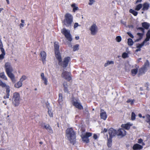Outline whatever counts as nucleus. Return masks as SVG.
<instances>
[{
  "mask_svg": "<svg viewBox=\"0 0 150 150\" xmlns=\"http://www.w3.org/2000/svg\"><path fill=\"white\" fill-rule=\"evenodd\" d=\"M55 54L56 57L58 61V64L64 68H66L70 60V57H65L62 62L60 52H55Z\"/></svg>",
  "mask_w": 150,
  "mask_h": 150,
  "instance_id": "nucleus-1",
  "label": "nucleus"
},
{
  "mask_svg": "<svg viewBox=\"0 0 150 150\" xmlns=\"http://www.w3.org/2000/svg\"><path fill=\"white\" fill-rule=\"evenodd\" d=\"M66 137L70 143L74 145L76 142V133L72 128H69L67 129Z\"/></svg>",
  "mask_w": 150,
  "mask_h": 150,
  "instance_id": "nucleus-2",
  "label": "nucleus"
},
{
  "mask_svg": "<svg viewBox=\"0 0 150 150\" xmlns=\"http://www.w3.org/2000/svg\"><path fill=\"white\" fill-rule=\"evenodd\" d=\"M6 72L8 77L10 78L13 83H15L16 80L14 75L12 73L13 69L11 63L6 62L5 65Z\"/></svg>",
  "mask_w": 150,
  "mask_h": 150,
  "instance_id": "nucleus-3",
  "label": "nucleus"
},
{
  "mask_svg": "<svg viewBox=\"0 0 150 150\" xmlns=\"http://www.w3.org/2000/svg\"><path fill=\"white\" fill-rule=\"evenodd\" d=\"M73 22V16L69 13L66 14L64 16V19L62 22L63 25L67 27L70 28Z\"/></svg>",
  "mask_w": 150,
  "mask_h": 150,
  "instance_id": "nucleus-4",
  "label": "nucleus"
},
{
  "mask_svg": "<svg viewBox=\"0 0 150 150\" xmlns=\"http://www.w3.org/2000/svg\"><path fill=\"white\" fill-rule=\"evenodd\" d=\"M61 32L68 41L71 42L72 40V35L70 34V30L64 28L61 30Z\"/></svg>",
  "mask_w": 150,
  "mask_h": 150,
  "instance_id": "nucleus-5",
  "label": "nucleus"
},
{
  "mask_svg": "<svg viewBox=\"0 0 150 150\" xmlns=\"http://www.w3.org/2000/svg\"><path fill=\"white\" fill-rule=\"evenodd\" d=\"M20 96L18 93L15 92L13 94L12 102L15 106H18L20 103Z\"/></svg>",
  "mask_w": 150,
  "mask_h": 150,
  "instance_id": "nucleus-6",
  "label": "nucleus"
},
{
  "mask_svg": "<svg viewBox=\"0 0 150 150\" xmlns=\"http://www.w3.org/2000/svg\"><path fill=\"white\" fill-rule=\"evenodd\" d=\"M78 100L76 99L74 97H72L71 102L73 105L79 110L83 109V107L81 104L77 102Z\"/></svg>",
  "mask_w": 150,
  "mask_h": 150,
  "instance_id": "nucleus-7",
  "label": "nucleus"
},
{
  "mask_svg": "<svg viewBox=\"0 0 150 150\" xmlns=\"http://www.w3.org/2000/svg\"><path fill=\"white\" fill-rule=\"evenodd\" d=\"M92 134L91 132H86L85 135L81 136V137L83 141L86 143H88L89 142V139L88 138L91 136Z\"/></svg>",
  "mask_w": 150,
  "mask_h": 150,
  "instance_id": "nucleus-8",
  "label": "nucleus"
},
{
  "mask_svg": "<svg viewBox=\"0 0 150 150\" xmlns=\"http://www.w3.org/2000/svg\"><path fill=\"white\" fill-rule=\"evenodd\" d=\"M89 30L91 31V35H93L96 34L98 31V28L95 24H93L91 26Z\"/></svg>",
  "mask_w": 150,
  "mask_h": 150,
  "instance_id": "nucleus-9",
  "label": "nucleus"
},
{
  "mask_svg": "<svg viewBox=\"0 0 150 150\" xmlns=\"http://www.w3.org/2000/svg\"><path fill=\"white\" fill-rule=\"evenodd\" d=\"M71 73L67 71H64L62 74L63 77L68 81H69L71 79Z\"/></svg>",
  "mask_w": 150,
  "mask_h": 150,
  "instance_id": "nucleus-10",
  "label": "nucleus"
},
{
  "mask_svg": "<svg viewBox=\"0 0 150 150\" xmlns=\"http://www.w3.org/2000/svg\"><path fill=\"white\" fill-rule=\"evenodd\" d=\"M108 133L109 135V138H112L117 134V130L112 128L108 130Z\"/></svg>",
  "mask_w": 150,
  "mask_h": 150,
  "instance_id": "nucleus-11",
  "label": "nucleus"
},
{
  "mask_svg": "<svg viewBox=\"0 0 150 150\" xmlns=\"http://www.w3.org/2000/svg\"><path fill=\"white\" fill-rule=\"evenodd\" d=\"M42 125L43 126V128L46 129L49 133L50 134L53 133V130L49 124L44 122L42 123Z\"/></svg>",
  "mask_w": 150,
  "mask_h": 150,
  "instance_id": "nucleus-12",
  "label": "nucleus"
},
{
  "mask_svg": "<svg viewBox=\"0 0 150 150\" xmlns=\"http://www.w3.org/2000/svg\"><path fill=\"white\" fill-rule=\"evenodd\" d=\"M117 136H121L122 137L126 134V131L123 129H119L117 131Z\"/></svg>",
  "mask_w": 150,
  "mask_h": 150,
  "instance_id": "nucleus-13",
  "label": "nucleus"
},
{
  "mask_svg": "<svg viewBox=\"0 0 150 150\" xmlns=\"http://www.w3.org/2000/svg\"><path fill=\"white\" fill-rule=\"evenodd\" d=\"M100 117L101 119L104 120H106L107 118V116L106 112L102 109H100Z\"/></svg>",
  "mask_w": 150,
  "mask_h": 150,
  "instance_id": "nucleus-14",
  "label": "nucleus"
},
{
  "mask_svg": "<svg viewBox=\"0 0 150 150\" xmlns=\"http://www.w3.org/2000/svg\"><path fill=\"white\" fill-rule=\"evenodd\" d=\"M143 8L142 10L143 11H147L150 6V4L147 2H145L142 5Z\"/></svg>",
  "mask_w": 150,
  "mask_h": 150,
  "instance_id": "nucleus-15",
  "label": "nucleus"
},
{
  "mask_svg": "<svg viewBox=\"0 0 150 150\" xmlns=\"http://www.w3.org/2000/svg\"><path fill=\"white\" fill-rule=\"evenodd\" d=\"M143 148L142 146L138 144H135L132 147V149L134 150H137L138 149H140Z\"/></svg>",
  "mask_w": 150,
  "mask_h": 150,
  "instance_id": "nucleus-16",
  "label": "nucleus"
},
{
  "mask_svg": "<svg viewBox=\"0 0 150 150\" xmlns=\"http://www.w3.org/2000/svg\"><path fill=\"white\" fill-rule=\"evenodd\" d=\"M59 104L61 105L63 103V95L62 93H59V98L58 100Z\"/></svg>",
  "mask_w": 150,
  "mask_h": 150,
  "instance_id": "nucleus-17",
  "label": "nucleus"
},
{
  "mask_svg": "<svg viewBox=\"0 0 150 150\" xmlns=\"http://www.w3.org/2000/svg\"><path fill=\"white\" fill-rule=\"evenodd\" d=\"M142 26L143 28L146 29H148L150 26V24L149 23L146 22H144L142 23Z\"/></svg>",
  "mask_w": 150,
  "mask_h": 150,
  "instance_id": "nucleus-18",
  "label": "nucleus"
},
{
  "mask_svg": "<svg viewBox=\"0 0 150 150\" xmlns=\"http://www.w3.org/2000/svg\"><path fill=\"white\" fill-rule=\"evenodd\" d=\"M132 125L130 124L129 123H127L126 124H122L121 125V127L122 128L127 129H129L131 126Z\"/></svg>",
  "mask_w": 150,
  "mask_h": 150,
  "instance_id": "nucleus-19",
  "label": "nucleus"
},
{
  "mask_svg": "<svg viewBox=\"0 0 150 150\" xmlns=\"http://www.w3.org/2000/svg\"><path fill=\"white\" fill-rule=\"evenodd\" d=\"M143 67L147 70L150 67V64L149 61L147 60L144 63V65L142 67Z\"/></svg>",
  "mask_w": 150,
  "mask_h": 150,
  "instance_id": "nucleus-20",
  "label": "nucleus"
},
{
  "mask_svg": "<svg viewBox=\"0 0 150 150\" xmlns=\"http://www.w3.org/2000/svg\"><path fill=\"white\" fill-rule=\"evenodd\" d=\"M40 55L41 59H46V53L44 51H41L40 53Z\"/></svg>",
  "mask_w": 150,
  "mask_h": 150,
  "instance_id": "nucleus-21",
  "label": "nucleus"
},
{
  "mask_svg": "<svg viewBox=\"0 0 150 150\" xmlns=\"http://www.w3.org/2000/svg\"><path fill=\"white\" fill-rule=\"evenodd\" d=\"M63 87H64V91L65 93H67L69 94V91L68 88V85L67 83H64L63 84Z\"/></svg>",
  "mask_w": 150,
  "mask_h": 150,
  "instance_id": "nucleus-22",
  "label": "nucleus"
},
{
  "mask_svg": "<svg viewBox=\"0 0 150 150\" xmlns=\"http://www.w3.org/2000/svg\"><path fill=\"white\" fill-rule=\"evenodd\" d=\"M146 70L143 67L139 69V75L144 74Z\"/></svg>",
  "mask_w": 150,
  "mask_h": 150,
  "instance_id": "nucleus-23",
  "label": "nucleus"
},
{
  "mask_svg": "<svg viewBox=\"0 0 150 150\" xmlns=\"http://www.w3.org/2000/svg\"><path fill=\"white\" fill-rule=\"evenodd\" d=\"M22 85V83L19 81L15 84L14 86L15 87L18 88L21 87Z\"/></svg>",
  "mask_w": 150,
  "mask_h": 150,
  "instance_id": "nucleus-24",
  "label": "nucleus"
},
{
  "mask_svg": "<svg viewBox=\"0 0 150 150\" xmlns=\"http://www.w3.org/2000/svg\"><path fill=\"white\" fill-rule=\"evenodd\" d=\"M129 12L132 13L133 15L135 16H136L138 14V13L137 12L135 11L132 9H130L129 10Z\"/></svg>",
  "mask_w": 150,
  "mask_h": 150,
  "instance_id": "nucleus-25",
  "label": "nucleus"
},
{
  "mask_svg": "<svg viewBox=\"0 0 150 150\" xmlns=\"http://www.w3.org/2000/svg\"><path fill=\"white\" fill-rule=\"evenodd\" d=\"M112 145V138H109L108 139L107 146L109 148L111 147Z\"/></svg>",
  "mask_w": 150,
  "mask_h": 150,
  "instance_id": "nucleus-26",
  "label": "nucleus"
},
{
  "mask_svg": "<svg viewBox=\"0 0 150 150\" xmlns=\"http://www.w3.org/2000/svg\"><path fill=\"white\" fill-rule=\"evenodd\" d=\"M142 4H139L136 6L135 10L136 11H138L142 8Z\"/></svg>",
  "mask_w": 150,
  "mask_h": 150,
  "instance_id": "nucleus-27",
  "label": "nucleus"
},
{
  "mask_svg": "<svg viewBox=\"0 0 150 150\" xmlns=\"http://www.w3.org/2000/svg\"><path fill=\"white\" fill-rule=\"evenodd\" d=\"M0 77L5 80H7V78L5 75V73L4 72L0 73Z\"/></svg>",
  "mask_w": 150,
  "mask_h": 150,
  "instance_id": "nucleus-28",
  "label": "nucleus"
},
{
  "mask_svg": "<svg viewBox=\"0 0 150 150\" xmlns=\"http://www.w3.org/2000/svg\"><path fill=\"white\" fill-rule=\"evenodd\" d=\"M128 44L129 46H132L134 44V42L132 39L129 38L127 40Z\"/></svg>",
  "mask_w": 150,
  "mask_h": 150,
  "instance_id": "nucleus-29",
  "label": "nucleus"
},
{
  "mask_svg": "<svg viewBox=\"0 0 150 150\" xmlns=\"http://www.w3.org/2000/svg\"><path fill=\"white\" fill-rule=\"evenodd\" d=\"M54 49L55 52H59V46L58 45L55 44L54 45Z\"/></svg>",
  "mask_w": 150,
  "mask_h": 150,
  "instance_id": "nucleus-30",
  "label": "nucleus"
},
{
  "mask_svg": "<svg viewBox=\"0 0 150 150\" xmlns=\"http://www.w3.org/2000/svg\"><path fill=\"white\" fill-rule=\"evenodd\" d=\"M114 63V62L112 61H108L105 64L104 66L105 67H106L109 65L113 64Z\"/></svg>",
  "mask_w": 150,
  "mask_h": 150,
  "instance_id": "nucleus-31",
  "label": "nucleus"
},
{
  "mask_svg": "<svg viewBox=\"0 0 150 150\" xmlns=\"http://www.w3.org/2000/svg\"><path fill=\"white\" fill-rule=\"evenodd\" d=\"M138 72V69H134L131 70V72L133 76H134L136 75Z\"/></svg>",
  "mask_w": 150,
  "mask_h": 150,
  "instance_id": "nucleus-32",
  "label": "nucleus"
},
{
  "mask_svg": "<svg viewBox=\"0 0 150 150\" xmlns=\"http://www.w3.org/2000/svg\"><path fill=\"white\" fill-rule=\"evenodd\" d=\"M146 117L147 118L146 122L150 125V115L149 114L147 115Z\"/></svg>",
  "mask_w": 150,
  "mask_h": 150,
  "instance_id": "nucleus-33",
  "label": "nucleus"
},
{
  "mask_svg": "<svg viewBox=\"0 0 150 150\" xmlns=\"http://www.w3.org/2000/svg\"><path fill=\"white\" fill-rule=\"evenodd\" d=\"M136 115L135 113L132 112L131 114V119L132 120H134L136 119Z\"/></svg>",
  "mask_w": 150,
  "mask_h": 150,
  "instance_id": "nucleus-34",
  "label": "nucleus"
},
{
  "mask_svg": "<svg viewBox=\"0 0 150 150\" xmlns=\"http://www.w3.org/2000/svg\"><path fill=\"white\" fill-rule=\"evenodd\" d=\"M79 45L78 44H76L73 47V51H75L76 50H78L79 49Z\"/></svg>",
  "mask_w": 150,
  "mask_h": 150,
  "instance_id": "nucleus-35",
  "label": "nucleus"
},
{
  "mask_svg": "<svg viewBox=\"0 0 150 150\" xmlns=\"http://www.w3.org/2000/svg\"><path fill=\"white\" fill-rule=\"evenodd\" d=\"M52 109H50L48 110V113L49 116L52 117H53V114L52 112Z\"/></svg>",
  "mask_w": 150,
  "mask_h": 150,
  "instance_id": "nucleus-36",
  "label": "nucleus"
},
{
  "mask_svg": "<svg viewBox=\"0 0 150 150\" xmlns=\"http://www.w3.org/2000/svg\"><path fill=\"white\" fill-rule=\"evenodd\" d=\"M41 79L44 81L45 84L46 85H47L48 81L47 79L45 76L41 78Z\"/></svg>",
  "mask_w": 150,
  "mask_h": 150,
  "instance_id": "nucleus-37",
  "label": "nucleus"
},
{
  "mask_svg": "<svg viewBox=\"0 0 150 150\" xmlns=\"http://www.w3.org/2000/svg\"><path fill=\"white\" fill-rule=\"evenodd\" d=\"M6 86V84L5 83H4L1 81L0 80V86L2 87H5Z\"/></svg>",
  "mask_w": 150,
  "mask_h": 150,
  "instance_id": "nucleus-38",
  "label": "nucleus"
},
{
  "mask_svg": "<svg viewBox=\"0 0 150 150\" xmlns=\"http://www.w3.org/2000/svg\"><path fill=\"white\" fill-rule=\"evenodd\" d=\"M134 99L132 100L130 99H129L127 100V103H130L131 105H132L134 104Z\"/></svg>",
  "mask_w": 150,
  "mask_h": 150,
  "instance_id": "nucleus-39",
  "label": "nucleus"
},
{
  "mask_svg": "<svg viewBox=\"0 0 150 150\" xmlns=\"http://www.w3.org/2000/svg\"><path fill=\"white\" fill-rule=\"evenodd\" d=\"M128 54L125 52H124L122 55V57L123 58H126L128 57Z\"/></svg>",
  "mask_w": 150,
  "mask_h": 150,
  "instance_id": "nucleus-40",
  "label": "nucleus"
},
{
  "mask_svg": "<svg viewBox=\"0 0 150 150\" xmlns=\"http://www.w3.org/2000/svg\"><path fill=\"white\" fill-rule=\"evenodd\" d=\"M21 23L20 24L19 26H20V27L21 28V27H23L24 26L25 21L24 20H21Z\"/></svg>",
  "mask_w": 150,
  "mask_h": 150,
  "instance_id": "nucleus-41",
  "label": "nucleus"
},
{
  "mask_svg": "<svg viewBox=\"0 0 150 150\" xmlns=\"http://www.w3.org/2000/svg\"><path fill=\"white\" fill-rule=\"evenodd\" d=\"M144 44L142 42L141 44H138L136 47L138 48L141 49L142 47L144 45Z\"/></svg>",
  "mask_w": 150,
  "mask_h": 150,
  "instance_id": "nucleus-42",
  "label": "nucleus"
},
{
  "mask_svg": "<svg viewBox=\"0 0 150 150\" xmlns=\"http://www.w3.org/2000/svg\"><path fill=\"white\" fill-rule=\"evenodd\" d=\"M27 77L25 75H23L22 76V77L20 79V81L22 83L23 81L26 79Z\"/></svg>",
  "mask_w": 150,
  "mask_h": 150,
  "instance_id": "nucleus-43",
  "label": "nucleus"
},
{
  "mask_svg": "<svg viewBox=\"0 0 150 150\" xmlns=\"http://www.w3.org/2000/svg\"><path fill=\"white\" fill-rule=\"evenodd\" d=\"M122 38L120 36H118L116 38V40L118 42H120Z\"/></svg>",
  "mask_w": 150,
  "mask_h": 150,
  "instance_id": "nucleus-44",
  "label": "nucleus"
},
{
  "mask_svg": "<svg viewBox=\"0 0 150 150\" xmlns=\"http://www.w3.org/2000/svg\"><path fill=\"white\" fill-rule=\"evenodd\" d=\"M144 33H137V35L139 36V38L142 39L143 38V36L144 35Z\"/></svg>",
  "mask_w": 150,
  "mask_h": 150,
  "instance_id": "nucleus-45",
  "label": "nucleus"
},
{
  "mask_svg": "<svg viewBox=\"0 0 150 150\" xmlns=\"http://www.w3.org/2000/svg\"><path fill=\"white\" fill-rule=\"evenodd\" d=\"M46 106L48 110L52 109V108L50 106L49 103L48 102L46 103Z\"/></svg>",
  "mask_w": 150,
  "mask_h": 150,
  "instance_id": "nucleus-46",
  "label": "nucleus"
},
{
  "mask_svg": "<svg viewBox=\"0 0 150 150\" xmlns=\"http://www.w3.org/2000/svg\"><path fill=\"white\" fill-rule=\"evenodd\" d=\"M150 38L148 37V36H146V38L142 42L144 44L147 41L149 40Z\"/></svg>",
  "mask_w": 150,
  "mask_h": 150,
  "instance_id": "nucleus-47",
  "label": "nucleus"
},
{
  "mask_svg": "<svg viewBox=\"0 0 150 150\" xmlns=\"http://www.w3.org/2000/svg\"><path fill=\"white\" fill-rule=\"evenodd\" d=\"M7 87L6 90V94H9L10 90V87L9 86H6Z\"/></svg>",
  "mask_w": 150,
  "mask_h": 150,
  "instance_id": "nucleus-48",
  "label": "nucleus"
},
{
  "mask_svg": "<svg viewBox=\"0 0 150 150\" xmlns=\"http://www.w3.org/2000/svg\"><path fill=\"white\" fill-rule=\"evenodd\" d=\"M0 49L1 50V51L2 52L1 54H2L3 55H5V53L4 49L2 47L0 48Z\"/></svg>",
  "mask_w": 150,
  "mask_h": 150,
  "instance_id": "nucleus-49",
  "label": "nucleus"
},
{
  "mask_svg": "<svg viewBox=\"0 0 150 150\" xmlns=\"http://www.w3.org/2000/svg\"><path fill=\"white\" fill-rule=\"evenodd\" d=\"M137 30H141L142 32L143 33H144V28L143 27H139L137 29Z\"/></svg>",
  "mask_w": 150,
  "mask_h": 150,
  "instance_id": "nucleus-50",
  "label": "nucleus"
},
{
  "mask_svg": "<svg viewBox=\"0 0 150 150\" xmlns=\"http://www.w3.org/2000/svg\"><path fill=\"white\" fill-rule=\"evenodd\" d=\"M89 2L88 3V4L90 5H91L95 2V0H89Z\"/></svg>",
  "mask_w": 150,
  "mask_h": 150,
  "instance_id": "nucleus-51",
  "label": "nucleus"
},
{
  "mask_svg": "<svg viewBox=\"0 0 150 150\" xmlns=\"http://www.w3.org/2000/svg\"><path fill=\"white\" fill-rule=\"evenodd\" d=\"M145 87H146V89L147 90L149 91V83L148 82H146L145 85Z\"/></svg>",
  "mask_w": 150,
  "mask_h": 150,
  "instance_id": "nucleus-52",
  "label": "nucleus"
},
{
  "mask_svg": "<svg viewBox=\"0 0 150 150\" xmlns=\"http://www.w3.org/2000/svg\"><path fill=\"white\" fill-rule=\"evenodd\" d=\"M127 34L129 35L131 38H133L134 36L130 32H127Z\"/></svg>",
  "mask_w": 150,
  "mask_h": 150,
  "instance_id": "nucleus-53",
  "label": "nucleus"
},
{
  "mask_svg": "<svg viewBox=\"0 0 150 150\" xmlns=\"http://www.w3.org/2000/svg\"><path fill=\"white\" fill-rule=\"evenodd\" d=\"M146 36H148V37L150 38V29L149 30L146 34Z\"/></svg>",
  "mask_w": 150,
  "mask_h": 150,
  "instance_id": "nucleus-54",
  "label": "nucleus"
},
{
  "mask_svg": "<svg viewBox=\"0 0 150 150\" xmlns=\"http://www.w3.org/2000/svg\"><path fill=\"white\" fill-rule=\"evenodd\" d=\"M143 141V140L141 138L139 139H138V143L139 144H141Z\"/></svg>",
  "mask_w": 150,
  "mask_h": 150,
  "instance_id": "nucleus-55",
  "label": "nucleus"
},
{
  "mask_svg": "<svg viewBox=\"0 0 150 150\" xmlns=\"http://www.w3.org/2000/svg\"><path fill=\"white\" fill-rule=\"evenodd\" d=\"M4 55L2 54H0V60L3 59L4 58Z\"/></svg>",
  "mask_w": 150,
  "mask_h": 150,
  "instance_id": "nucleus-56",
  "label": "nucleus"
},
{
  "mask_svg": "<svg viewBox=\"0 0 150 150\" xmlns=\"http://www.w3.org/2000/svg\"><path fill=\"white\" fill-rule=\"evenodd\" d=\"M78 9V7L76 6L75 7H74L73 8V11L75 12L76 10H77Z\"/></svg>",
  "mask_w": 150,
  "mask_h": 150,
  "instance_id": "nucleus-57",
  "label": "nucleus"
},
{
  "mask_svg": "<svg viewBox=\"0 0 150 150\" xmlns=\"http://www.w3.org/2000/svg\"><path fill=\"white\" fill-rule=\"evenodd\" d=\"M9 95V94H6V95L4 96V99H6V98H8Z\"/></svg>",
  "mask_w": 150,
  "mask_h": 150,
  "instance_id": "nucleus-58",
  "label": "nucleus"
},
{
  "mask_svg": "<svg viewBox=\"0 0 150 150\" xmlns=\"http://www.w3.org/2000/svg\"><path fill=\"white\" fill-rule=\"evenodd\" d=\"M79 26V24L77 23H74V28H75L76 27H77Z\"/></svg>",
  "mask_w": 150,
  "mask_h": 150,
  "instance_id": "nucleus-59",
  "label": "nucleus"
},
{
  "mask_svg": "<svg viewBox=\"0 0 150 150\" xmlns=\"http://www.w3.org/2000/svg\"><path fill=\"white\" fill-rule=\"evenodd\" d=\"M93 138L95 139H97L98 138L97 135L96 134H94L93 136Z\"/></svg>",
  "mask_w": 150,
  "mask_h": 150,
  "instance_id": "nucleus-60",
  "label": "nucleus"
},
{
  "mask_svg": "<svg viewBox=\"0 0 150 150\" xmlns=\"http://www.w3.org/2000/svg\"><path fill=\"white\" fill-rule=\"evenodd\" d=\"M3 47V44L1 39H0V48Z\"/></svg>",
  "mask_w": 150,
  "mask_h": 150,
  "instance_id": "nucleus-61",
  "label": "nucleus"
},
{
  "mask_svg": "<svg viewBox=\"0 0 150 150\" xmlns=\"http://www.w3.org/2000/svg\"><path fill=\"white\" fill-rule=\"evenodd\" d=\"M142 39L141 38H139L138 39H137L135 41V42H139V41L140 40Z\"/></svg>",
  "mask_w": 150,
  "mask_h": 150,
  "instance_id": "nucleus-62",
  "label": "nucleus"
},
{
  "mask_svg": "<svg viewBox=\"0 0 150 150\" xmlns=\"http://www.w3.org/2000/svg\"><path fill=\"white\" fill-rule=\"evenodd\" d=\"M142 0H137L136 2V4H137L138 3L141 2Z\"/></svg>",
  "mask_w": 150,
  "mask_h": 150,
  "instance_id": "nucleus-63",
  "label": "nucleus"
},
{
  "mask_svg": "<svg viewBox=\"0 0 150 150\" xmlns=\"http://www.w3.org/2000/svg\"><path fill=\"white\" fill-rule=\"evenodd\" d=\"M108 129L106 128H104L103 131V132L105 133L107 132Z\"/></svg>",
  "mask_w": 150,
  "mask_h": 150,
  "instance_id": "nucleus-64",
  "label": "nucleus"
}]
</instances>
